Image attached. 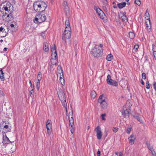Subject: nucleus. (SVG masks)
<instances>
[{"mask_svg":"<svg viewBox=\"0 0 156 156\" xmlns=\"http://www.w3.org/2000/svg\"><path fill=\"white\" fill-rule=\"evenodd\" d=\"M40 80H37L36 82V83H40Z\"/></svg>","mask_w":156,"mask_h":156,"instance_id":"obj_58","label":"nucleus"},{"mask_svg":"<svg viewBox=\"0 0 156 156\" xmlns=\"http://www.w3.org/2000/svg\"><path fill=\"white\" fill-rule=\"evenodd\" d=\"M131 130V128H128L127 129V130H126V132L127 133L129 134L130 133V131Z\"/></svg>","mask_w":156,"mask_h":156,"instance_id":"obj_47","label":"nucleus"},{"mask_svg":"<svg viewBox=\"0 0 156 156\" xmlns=\"http://www.w3.org/2000/svg\"><path fill=\"white\" fill-rule=\"evenodd\" d=\"M113 7L114 8H117V7L115 5H113Z\"/></svg>","mask_w":156,"mask_h":156,"instance_id":"obj_64","label":"nucleus"},{"mask_svg":"<svg viewBox=\"0 0 156 156\" xmlns=\"http://www.w3.org/2000/svg\"><path fill=\"white\" fill-rule=\"evenodd\" d=\"M47 5L45 2L42 1H38L34 3L33 7L34 10L37 12H41L44 11L47 7Z\"/></svg>","mask_w":156,"mask_h":156,"instance_id":"obj_1","label":"nucleus"},{"mask_svg":"<svg viewBox=\"0 0 156 156\" xmlns=\"http://www.w3.org/2000/svg\"><path fill=\"white\" fill-rule=\"evenodd\" d=\"M52 122L51 120L48 119L47 120V124H46V128L47 129V132L49 135L51 134L52 131Z\"/></svg>","mask_w":156,"mask_h":156,"instance_id":"obj_8","label":"nucleus"},{"mask_svg":"<svg viewBox=\"0 0 156 156\" xmlns=\"http://www.w3.org/2000/svg\"><path fill=\"white\" fill-rule=\"evenodd\" d=\"M97 156H100L101 152L99 150L98 151L97 153Z\"/></svg>","mask_w":156,"mask_h":156,"instance_id":"obj_51","label":"nucleus"},{"mask_svg":"<svg viewBox=\"0 0 156 156\" xmlns=\"http://www.w3.org/2000/svg\"><path fill=\"white\" fill-rule=\"evenodd\" d=\"M48 46V44L47 43L45 42L44 43V50L45 51H48L49 50V48Z\"/></svg>","mask_w":156,"mask_h":156,"instance_id":"obj_20","label":"nucleus"},{"mask_svg":"<svg viewBox=\"0 0 156 156\" xmlns=\"http://www.w3.org/2000/svg\"><path fill=\"white\" fill-rule=\"evenodd\" d=\"M34 87V85H31L30 87H31V89H33Z\"/></svg>","mask_w":156,"mask_h":156,"instance_id":"obj_57","label":"nucleus"},{"mask_svg":"<svg viewBox=\"0 0 156 156\" xmlns=\"http://www.w3.org/2000/svg\"><path fill=\"white\" fill-rule=\"evenodd\" d=\"M90 94L91 98H94L96 97L97 94L95 91L93 90L91 92Z\"/></svg>","mask_w":156,"mask_h":156,"instance_id":"obj_25","label":"nucleus"},{"mask_svg":"<svg viewBox=\"0 0 156 156\" xmlns=\"http://www.w3.org/2000/svg\"><path fill=\"white\" fill-rule=\"evenodd\" d=\"M146 23V25L147 27V28H149L150 29L151 27L150 21V23Z\"/></svg>","mask_w":156,"mask_h":156,"instance_id":"obj_33","label":"nucleus"},{"mask_svg":"<svg viewBox=\"0 0 156 156\" xmlns=\"http://www.w3.org/2000/svg\"><path fill=\"white\" fill-rule=\"evenodd\" d=\"M122 16H126V13L124 12L122 14Z\"/></svg>","mask_w":156,"mask_h":156,"instance_id":"obj_54","label":"nucleus"},{"mask_svg":"<svg viewBox=\"0 0 156 156\" xmlns=\"http://www.w3.org/2000/svg\"><path fill=\"white\" fill-rule=\"evenodd\" d=\"M135 3L138 5H140L141 4V2L140 0H135Z\"/></svg>","mask_w":156,"mask_h":156,"instance_id":"obj_32","label":"nucleus"},{"mask_svg":"<svg viewBox=\"0 0 156 156\" xmlns=\"http://www.w3.org/2000/svg\"><path fill=\"white\" fill-rule=\"evenodd\" d=\"M68 31H71V28L70 27V26H66L64 32H66Z\"/></svg>","mask_w":156,"mask_h":156,"instance_id":"obj_29","label":"nucleus"},{"mask_svg":"<svg viewBox=\"0 0 156 156\" xmlns=\"http://www.w3.org/2000/svg\"><path fill=\"white\" fill-rule=\"evenodd\" d=\"M51 62L52 65H56L58 62V59H51Z\"/></svg>","mask_w":156,"mask_h":156,"instance_id":"obj_19","label":"nucleus"},{"mask_svg":"<svg viewBox=\"0 0 156 156\" xmlns=\"http://www.w3.org/2000/svg\"><path fill=\"white\" fill-rule=\"evenodd\" d=\"M146 87L147 89H149L150 88V86H149V82L148 81H147L146 82Z\"/></svg>","mask_w":156,"mask_h":156,"instance_id":"obj_41","label":"nucleus"},{"mask_svg":"<svg viewBox=\"0 0 156 156\" xmlns=\"http://www.w3.org/2000/svg\"><path fill=\"white\" fill-rule=\"evenodd\" d=\"M129 37L131 39H133L135 37V34L133 32H130L129 33Z\"/></svg>","mask_w":156,"mask_h":156,"instance_id":"obj_26","label":"nucleus"},{"mask_svg":"<svg viewBox=\"0 0 156 156\" xmlns=\"http://www.w3.org/2000/svg\"><path fill=\"white\" fill-rule=\"evenodd\" d=\"M7 48H4V51H6V50H7Z\"/></svg>","mask_w":156,"mask_h":156,"instance_id":"obj_61","label":"nucleus"},{"mask_svg":"<svg viewBox=\"0 0 156 156\" xmlns=\"http://www.w3.org/2000/svg\"><path fill=\"white\" fill-rule=\"evenodd\" d=\"M153 54L154 55V57L155 58V59H156V51H153Z\"/></svg>","mask_w":156,"mask_h":156,"instance_id":"obj_49","label":"nucleus"},{"mask_svg":"<svg viewBox=\"0 0 156 156\" xmlns=\"http://www.w3.org/2000/svg\"><path fill=\"white\" fill-rule=\"evenodd\" d=\"M150 150L151 151L152 156H156L155 152L154 150L152 148H150Z\"/></svg>","mask_w":156,"mask_h":156,"instance_id":"obj_31","label":"nucleus"},{"mask_svg":"<svg viewBox=\"0 0 156 156\" xmlns=\"http://www.w3.org/2000/svg\"><path fill=\"white\" fill-rule=\"evenodd\" d=\"M130 112V110L129 108H127L124 111V112H122V115L124 116H125V117H126V116L127 115H128Z\"/></svg>","mask_w":156,"mask_h":156,"instance_id":"obj_16","label":"nucleus"},{"mask_svg":"<svg viewBox=\"0 0 156 156\" xmlns=\"http://www.w3.org/2000/svg\"><path fill=\"white\" fill-rule=\"evenodd\" d=\"M16 151V147H15L14 146L12 147L11 148V151H10V153H12Z\"/></svg>","mask_w":156,"mask_h":156,"instance_id":"obj_34","label":"nucleus"},{"mask_svg":"<svg viewBox=\"0 0 156 156\" xmlns=\"http://www.w3.org/2000/svg\"><path fill=\"white\" fill-rule=\"evenodd\" d=\"M98 102L100 104L101 108L104 109H106L108 107L106 98L103 95H101L98 100Z\"/></svg>","mask_w":156,"mask_h":156,"instance_id":"obj_4","label":"nucleus"},{"mask_svg":"<svg viewBox=\"0 0 156 156\" xmlns=\"http://www.w3.org/2000/svg\"><path fill=\"white\" fill-rule=\"evenodd\" d=\"M65 24V26H70L69 22V21L68 20H66Z\"/></svg>","mask_w":156,"mask_h":156,"instance_id":"obj_38","label":"nucleus"},{"mask_svg":"<svg viewBox=\"0 0 156 156\" xmlns=\"http://www.w3.org/2000/svg\"><path fill=\"white\" fill-rule=\"evenodd\" d=\"M119 156H122V153L120 152L119 154Z\"/></svg>","mask_w":156,"mask_h":156,"instance_id":"obj_60","label":"nucleus"},{"mask_svg":"<svg viewBox=\"0 0 156 156\" xmlns=\"http://www.w3.org/2000/svg\"><path fill=\"white\" fill-rule=\"evenodd\" d=\"M71 31L64 32L63 35L62 36V39L64 41L65 43H66V39H69L71 37Z\"/></svg>","mask_w":156,"mask_h":156,"instance_id":"obj_9","label":"nucleus"},{"mask_svg":"<svg viewBox=\"0 0 156 156\" xmlns=\"http://www.w3.org/2000/svg\"><path fill=\"white\" fill-rule=\"evenodd\" d=\"M94 9L96 10L99 17L102 19L104 22H106V17L103 11L96 6L94 7Z\"/></svg>","mask_w":156,"mask_h":156,"instance_id":"obj_6","label":"nucleus"},{"mask_svg":"<svg viewBox=\"0 0 156 156\" xmlns=\"http://www.w3.org/2000/svg\"><path fill=\"white\" fill-rule=\"evenodd\" d=\"M147 147H148V149H149V150H150V148H151V147H150V146H149V145H147Z\"/></svg>","mask_w":156,"mask_h":156,"instance_id":"obj_62","label":"nucleus"},{"mask_svg":"<svg viewBox=\"0 0 156 156\" xmlns=\"http://www.w3.org/2000/svg\"><path fill=\"white\" fill-rule=\"evenodd\" d=\"M4 74L2 69L1 70H0V81H3L4 80Z\"/></svg>","mask_w":156,"mask_h":156,"instance_id":"obj_18","label":"nucleus"},{"mask_svg":"<svg viewBox=\"0 0 156 156\" xmlns=\"http://www.w3.org/2000/svg\"><path fill=\"white\" fill-rule=\"evenodd\" d=\"M46 19V17L44 14H39L35 17L34 22L37 24L44 22Z\"/></svg>","mask_w":156,"mask_h":156,"instance_id":"obj_5","label":"nucleus"},{"mask_svg":"<svg viewBox=\"0 0 156 156\" xmlns=\"http://www.w3.org/2000/svg\"><path fill=\"white\" fill-rule=\"evenodd\" d=\"M142 77L143 79H145L146 78V74L145 73H143L142 74Z\"/></svg>","mask_w":156,"mask_h":156,"instance_id":"obj_37","label":"nucleus"},{"mask_svg":"<svg viewBox=\"0 0 156 156\" xmlns=\"http://www.w3.org/2000/svg\"><path fill=\"white\" fill-rule=\"evenodd\" d=\"M58 59L57 53H52L51 59Z\"/></svg>","mask_w":156,"mask_h":156,"instance_id":"obj_28","label":"nucleus"},{"mask_svg":"<svg viewBox=\"0 0 156 156\" xmlns=\"http://www.w3.org/2000/svg\"><path fill=\"white\" fill-rule=\"evenodd\" d=\"M9 31L8 28L7 26L1 27H0V32L5 33V36H6Z\"/></svg>","mask_w":156,"mask_h":156,"instance_id":"obj_12","label":"nucleus"},{"mask_svg":"<svg viewBox=\"0 0 156 156\" xmlns=\"http://www.w3.org/2000/svg\"><path fill=\"white\" fill-rule=\"evenodd\" d=\"M62 105L63 107L65 108L66 111H67V103L66 101V99L63 101H61Z\"/></svg>","mask_w":156,"mask_h":156,"instance_id":"obj_21","label":"nucleus"},{"mask_svg":"<svg viewBox=\"0 0 156 156\" xmlns=\"http://www.w3.org/2000/svg\"><path fill=\"white\" fill-rule=\"evenodd\" d=\"M4 128H5V129H8V125H5V126H4Z\"/></svg>","mask_w":156,"mask_h":156,"instance_id":"obj_56","label":"nucleus"},{"mask_svg":"<svg viewBox=\"0 0 156 156\" xmlns=\"http://www.w3.org/2000/svg\"><path fill=\"white\" fill-rule=\"evenodd\" d=\"M145 19L146 20V23H150V20L149 16L145 17Z\"/></svg>","mask_w":156,"mask_h":156,"instance_id":"obj_36","label":"nucleus"},{"mask_svg":"<svg viewBox=\"0 0 156 156\" xmlns=\"http://www.w3.org/2000/svg\"><path fill=\"white\" fill-rule=\"evenodd\" d=\"M34 92L33 89H31L30 91V93L31 94H32Z\"/></svg>","mask_w":156,"mask_h":156,"instance_id":"obj_53","label":"nucleus"},{"mask_svg":"<svg viewBox=\"0 0 156 156\" xmlns=\"http://www.w3.org/2000/svg\"><path fill=\"white\" fill-rule=\"evenodd\" d=\"M156 51V46H153V51Z\"/></svg>","mask_w":156,"mask_h":156,"instance_id":"obj_50","label":"nucleus"},{"mask_svg":"<svg viewBox=\"0 0 156 156\" xmlns=\"http://www.w3.org/2000/svg\"><path fill=\"white\" fill-rule=\"evenodd\" d=\"M10 26L11 27H14V25L13 24H10Z\"/></svg>","mask_w":156,"mask_h":156,"instance_id":"obj_59","label":"nucleus"},{"mask_svg":"<svg viewBox=\"0 0 156 156\" xmlns=\"http://www.w3.org/2000/svg\"><path fill=\"white\" fill-rule=\"evenodd\" d=\"M57 70H59V74L61 75L62 73V75H60V79H61V78H62V77H63V70L62 69V67L60 66H58L57 68ZM59 72H58V73Z\"/></svg>","mask_w":156,"mask_h":156,"instance_id":"obj_15","label":"nucleus"},{"mask_svg":"<svg viewBox=\"0 0 156 156\" xmlns=\"http://www.w3.org/2000/svg\"><path fill=\"white\" fill-rule=\"evenodd\" d=\"M133 117L136 119L138 121H139L140 123H143V121L142 119V118L138 116H134Z\"/></svg>","mask_w":156,"mask_h":156,"instance_id":"obj_24","label":"nucleus"},{"mask_svg":"<svg viewBox=\"0 0 156 156\" xmlns=\"http://www.w3.org/2000/svg\"><path fill=\"white\" fill-rule=\"evenodd\" d=\"M106 116V114H102L101 115V116L102 117V119L103 120H106V119L104 118V117Z\"/></svg>","mask_w":156,"mask_h":156,"instance_id":"obj_44","label":"nucleus"},{"mask_svg":"<svg viewBox=\"0 0 156 156\" xmlns=\"http://www.w3.org/2000/svg\"><path fill=\"white\" fill-rule=\"evenodd\" d=\"M36 87L37 90L38 91L39 90L40 83H36Z\"/></svg>","mask_w":156,"mask_h":156,"instance_id":"obj_42","label":"nucleus"},{"mask_svg":"<svg viewBox=\"0 0 156 156\" xmlns=\"http://www.w3.org/2000/svg\"><path fill=\"white\" fill-rule=\"evenodd\" d=\"M53 47H52L51 48L52 53H57L56 51V47L55 44H54L53 45Z\"/></svg>","mask_w":156,"mask_h":156,"instance_id":"obj_22","label":"nucleus"},{"mask_svg":"<svg viewBox=\"0 0 156 156\" xmlns=\"http://www.w3.org/2000/svg\"><path fill=\"white\" fill-rule=\"evenodd\" d=\"M141 84L143 85H144V82L143 81V80H142V79H141Z\"/></svg>","mask_w":156,"mask_h":156,"instance_id":"obj_55","label":"nucleus"},{"mask_svg":"<svg viewBox=\"0 0 156 156\" xmlns=\"http://www.w3.org/2000/svg\"><path fill=\"white\" fill-rule=\"evenodd\" d=\"M145 17L149 16V13L148 12H146L145 14Z\"/></svg>","mask_w":156,"mask_h":156,"instance_id":"obj_52","label":"nucleus"},{"mask_svg":"<svg viewBox=\"0 0 156 156\" xmlns=\"http://www.w3.org/2000/svg\"><path fill=\"white\" fill-rule=\"evenodd\" d=\"M126 5V2H124L118 4L117 6L119 9H121L125 7Z\"/></svg>","mask_w":156,"mask_h":156,"instance_id":"obj_17","label":"nucleus"},{"mask_svg":"<svg viewBox=\"0 0 156 156\" xmlns=\"http://www.w3.org/2000/svg\"><path fill=\"white\" fill-rule=\"evenodd\" d=\"M95 130L97 133L96 136L97 139L99 140L101 139L102 136L101 128L99 126H98L95 129Z\"/></svg>","mask_w":156,"mask_h":156,"instance_id":"obj_10","label":"nucleus"},{"mask_svg":"<svg viewBox=\"0 0 156 156\" xmlns=\"http://www.w3.org/2000/svg\"><path fill=\"white\" fill-rule=\"evenodd\" d=\"M37 80H41L42 78V74L39 73L37 75Z\"/></svg>","mask_w":156,"mask_h":156,"instance_id":"obj_30","label":"nucleus"},{"mask_svg":"<svg viewBox=\"0 0 156 156\" xmlns=\"http://www.w3.org/2000/svg\"><path fill=\"white\" fill-rule=\"evenodd\" d=\"M57 93L59 99L61 101H63L66 99L64 93L62 90H59L57 92Z\"/></svg>","mask_w":156,"mask_h":156,"instance_id":"obj_11","label":"nucleus"},{"mask_svg":"<svg viewBox=\"0 0 156 156\" xmlns=\"http://www.w3.org/2000/svg\"><path fill=\"white\" fill-rule=\"evenodd\" d=\"M3 140L2 143L4 144H9L11 143V141L9 140V138L4 133L3 134Z\"/></svg>","mask_w":156,"mask_h":156,"instance_id":"obj_13","label":"nucleus"},{"mask_svg":"<svg viewBox=\"0 0 156 156\" xmlns=\"http://www.w3.org/2000/svg\"><path fill=\"white\" fill-rule=\"evenodd\" d=\"M122 20L124 22H126L127 21V17H126V16H122Z\"/></svg>","mask_w":156,"mask_h":156,"instance_id":"obj_39","label":"nucleus"},{"mask_svg":"<svg viewBox=\"0 0 156 156\" xmlns=\"http://www.w3.org/2000/svg\"><path fill=\"white\" fill-rule=\"evenodd\" d=\"M29 83L30 84V85H31L32 83H31V81L30 80H29Z\"/></svg>","mask_w":156,"mask_h":156,"instance_id":"obj_63","label":"nucleus"},{"mask_svg":"<svg viewBox=\"0 0 156 156\" xmlns=\"http://www.w3.org/2000/svg\"><path fill=\"white\" fill-rule=\"evenodd\" d=\"M103 44H101L99 45H97L93 48L90 51L91 55L94 57L98 58L101 56L102 55L103 50Z\"/></svg>","mask_w":156,"mask_h":156,"instance_id":"obj_2","label":"nucleus"},{"mask_svg":"<svg viewBox=\"0 0 156 156\" xmlns=\"http://www.w3.org/2000/svg\"><path fill=\"white\" fill-rule=\"evenodd\" d=\"M118 128L117 127H114L113 128V131L115 133L117 132L118 130Z\"/></svg>","mask_w":156,"mask_h":156,"instance_id":"obj_43","label":"nucleus"},{"mask_svg":"<svg viewBox=\"0 0 156 156\" xmlns=\"http://www.w3.org/2000/svg\"><path fill=\"white\" fill-rule=\"evenodd\" d=\"M12 4L9 2H7L4 5L2 9L0 10L1 11L4 16H6L7 17H9V15L12 12Z\"/></svg>","mask_w":156,"mask_h":156,"instance_id":"obj_3","label":"nucleus"},{"mask_svg":"<svg viewBox=\"0 0 156 156\" xmlns=\"http://www.w3.org/2000/svg\"><path fill=\"white\" fill-rule=\"evenodd\" d=\"M69 126H73L74 125V120L72 117L70 118L69 117Z\"/></svg>","mask_w":156,"mask_h":156,"instance_id":"obj_23","label":"nucleus"},{"mask_svg":"<svg viewBox=\"0 0 156 156\" xmlns=\"http://www.w3.org/2000/svg\"><path fill=\"white\" fill-rule=\"evenodd\" d=\"M139 48V46L137 44H136L134 47V50L136 51V50L138 48Z\"/></svg>","mask_w":156,"mask_h":156,"instance_id":"obj_40","label":"nucleus"},{"mask_svg":"<svg viewBox=\"0 0 156 156\" xmlns=\"http://www.w3.org/2000/svg\"><path fill=\"white\" fill-rule=\"evenodd\" d=\"M129 144L133 145L134 144L135 140L136 139V137L133 134H131L130 136L128 138Z\"/></svg>","mask_w":156,"mask_h":156,"instance_id":"obj_14","label":"nucleus"},{"mask_svg":"<svg viewBox=\"0 0 156 156\" xmlns=\"http://www.w3.org/2000/svg\"><path fill=\"white\" fill-rule=\"evenodd\" d=\"M113 58L112 55L111 54H108L107 56L106 59L108 61H110Z\"/></svg>","mask_w":156,"mask_h":156,"instance_id":"obj_27","label":"nucleus"},{"mask_svg":"<svg viewBox=\"0 0 156 156\" xmlns=\"http://www.w3.org/2000/svg\"><path fill=\"white\" fill-rule=\"evenodd\" d=\"M73 126H70V129L71 132L72 133V134H73V133L74 132V128L73 127Z\"/></svg>","mask_w":156,"mask_h":156,"instance_id":"obj_35","label":"nucleus"},{"mask_svg":"<svg viewBox=\"0 0 156 156\" xmlns=\"http://www.w3.org/2000/svg\"><path fill=\"white\" fill-rule=\"evenodd\" d=\"M62 5L65 8H66V7H67V3L66 2L64 1Z\"/></svg>","mask_w":156,"mask_h":156,"instance_id":"obj_45","label":"nucleus"},{"mask_svg":"<svg viewBox=\"0 0 156 156\" xmlns=\"http://www.w3.org/2000/svg\"><path fill=\"white\" fill-rule=\"evenodd\" d=\"M153 87L156 91V82H154L153 84Z\"/></svg>","mask_w":156,"mask_h":156,"instance_id":"obj_48","label":"nucleus"},{"mask_svg":"<svg viewBox=\"0 0 156 156\" xmlns=\"http://www.w3.org/2000/svg\"><path fill=\"white\" fill-rule=\"evenodd\" d=\"M41 36L43 37L44 39L45 38V32H43L41 34Z\"/></svg>","mask_w":156,"mask_h":156,"instance_id":"obj_46","label":"nucleus"},{"mask_svg":"<svg viewBox=\"0 0 156 156\" xmlns=\"http://www.w3.org/2000/svg\"><path fill=\"white\" fill-rule=\"evenodd\" d=\"M106 81L107 83L110 85L117 87L118 86V83L116 81L112 80L111 78V76L110 75H108L107 77Z\"/></svg>","mask_w":156,"mask_h":156,"instance_id":"obj_7","label":"nucleus"}]
</instances>
